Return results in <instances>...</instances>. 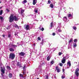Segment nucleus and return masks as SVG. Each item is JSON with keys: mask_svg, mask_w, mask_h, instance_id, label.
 <instances>
[{"mask_svg": "<svg viewBox=\"0 0 79 79\" xmlns=\"http://www.w3.org/2000/svg\"><path fill=\"white\" fill-rule=\"evenodd\" d=\"M11 47H12L15 48V47H17V46L16 45H15L14 44H12L11 45Z\"/></svg>", "mask_w": 79, "mask_h": 79, "instance_id": "nucleus-20", "label": "nucleus"}, {"mask_svg": "<svg viewBox=\"0 0 79 79\" xmlns=\"http://www.w3.org/2000/svg\"><path fill=\"white\" fill-rule=\"evenodd\" d=\"M17 65L18 66H19V62H17Z\"/></svg>", "mask_w": 79, "mask_h": 79, "instance_id": "nucleus-43", "label": "nucleus"}, {"mask_svg": "<svg viewBox=\"0 0 79 79\" xmlns=\"http://www.w3.org/2000/svg\"><path fill=\"white\" fill-rule=\"evenodd\" d=\"M74 42H77V40L75 39L74 40Z\"/></svg>", "mask_w": 79, "mask_h": 79, "instance_id": "nucleus-32", "label": "nucleus"}, {"mask_svg": "<svg viewBox=\"0 0 79 79\" xmlns=\"http://www.w3.org/2000/svg\"><path fill=\"white\" fill-rule=\"evenodd\" d=\"M58 27H59V28H60L61 27V23H58Z\"/></svg>", "mask_w": 79, "mask_h": 79, "instance_id": "nucleus-22", "label": "nucleus"}, {"mask_svg": "<svg viewBox=\"0 0 79 79\" xmlns=\"http://www.w3.org/2000/svg\"><path fill=\"white\" fill-rule=\"evenodd\" d=\"M1 2H1V1H0V3H1Z\"/></svg>", "mask_w": 79, "mask_h": 79, "instance_id": "nucleus-55", "label": "nucleus"}, {"mask_svg": "<svg viewBox=\"0 0 79 79\" xmlns=\"http://www.w3.org/2000/svg\"><path fill=\"white\" fill-rule=\"evenodd\" d=\"M66 60L65 59V57H63V58L61 60V62L62 63L64 64V63H65L66 62Z\"/></svg>", "mask_w": 79, "mask_h": 79, "instance_id": "nucleus-8", "label": "nucleus"}, {"mask_svg": "<svg viewBox=\"0 0 79 79\" xmlns=\"http://www.w3.org/2000/svg\"><path fill=\"white\" fill-rule=\"evenodd\" d=\"M50 6L51 8H53V4H51Z\"/></svg>", "mask_w": 79, "mask_h": 79, "instance_id": "nucleus-29", "label": "nucleus"}, {"mask_svg": "<svg viewBox=\"0 0 79 79\" xmlns=\"http://www.w3.org/2000/svg\"><path fill=\"white\" fill-rule=\"evenodd\" d=\"M52 50L53 51V52H54V51H55V50H56V48H52Z\"/></svg>", "mask_w": 79, "mask_h": 79, "instance_id": "nucleus-38", "label": "nucleus"}, {"mask_svg": "<svg viewBox=\"0 0 79 79\" xmlns=\"http://www.w3.org/2000/svg\"><path fill=\"white\" fill-rule=\"evenodd\" d=\"M37 79H39L38 78H37Z\"/></svg>", "mask_w": 79, "mask_h": 79, "instance_id": "nucleus-56", "label": "nucleus"}, {"mask_svg": "<svg viewBox=\"0 0 79 79\" xmlns=\"http://www.w3.org/2000/svg\"><path fill=\"white\" fill-rule=\"evenodd\" d=\"M61 54H62V53L61 52H60L59 53V55L60 56L61 55Z\"/></svg>", "mask_w": 79, "mask_h": 79, "instance_id": "nucleus-42", "label": "nucleus"}, {"mask_svg": "<svg viewBox=\"0 0 79 79\" xmlns=\"http://www.w3.org/2000/svg\"><path fill=\"white\" fill-rule=\"evenodd\" d=\"M44 30V28H42L41 31H43Z\"/></svg>", "mask_w": 79, "mask_h": 79, "instance_id": "nucleus-46", "label": "nucleus"}, {"mask_svg": "<svg viewBox=\"0 0 79 79\" xmlns=\"http://www.w3.org/2000/svg\"><path fill=\"white\" fill-rule=\"evenodd\" d=\"M7 68L9 70H10V69H11V68H10V67L9 66H7Z\"/></svg>", "mask_w": 79, "mask_h": 79, "instance_id": "nucleus-26", "label": "nucleus"}, {"mask_svg": "<svg viewBox=\"0 0 79 79\" xmlns=\"http://www.w3.org/2000/svg\"><path fill=\"white\" fill-rule=\"evenodd\" d=\"M5 36V35H2V37H4Z\"/></svg>", "mask_w": 79, "mask_h": 79, "instance_id": "nucleus-50", "label": "nucleus"}, {"mask_svg": "<svg viewBox=\"0 0 79 79\" xmlns=\"http://www.w3.org/2000/svg\"><path fill=\"white\" fill-rule=\"evenodd\" d=\"M73 29H74V30H76V29H77V28L76 27H73Z\"/></svg>", "mask_w": 79, "mask_h": 79, "instance_id": "nucleus-33", "label": "nucleus"}, {"mask_svg": "<svg viewBox=\"0 0 79 79\" xmlns=\"http://www.w3.org/2000/svg\"><path fill=\"white\" fill-rule=\"evenodd\" d=\"M58 32H61V29H58Z\"/></svg>", "mask_w": 79, "mask_h": 79, "instance_id": "nucleus-35", "label": "nucleus"}, {"mask_svg": "<svg viewBox=\"0 0 79 79\" xmlns=\"http://www.w3.org/2000/svg\"><path fill=\"white\" fill-rule=\"evenodd\" d=\"M23 68V75L25 74L26 73H25V71H26V66L24 65Z\"/></svg>", "mask_w": 79, "mask_h": 79, "instance_id": "nucleus-9", "label": "nucleus"}, {"mask_svg": "<svg viewBox=\"0 0 79 79\" xmlns=\"http://www.w3.org/2000/svg\"><path fill=\"white\" fill-rule=\"evenodd\" d=\"M53 22H51V28H52L53 27Z\"/></svg>", "mask_w": 79, "mask_h": 79, "instance_id": "nucleus-18", "label": "nucleus"}, {"mask_svg": "<svg viewBox=\"0 0 79 79\" xmlns=\"http://www.w3.org/2000/svg\"><path fill=\"white\" fill-rule=\"evenodd\" d=\"M43 42H44V41H43V40H42V42L41 43V44H43Z\"/></svg>", "mask_w": 79, "mask_h": 79, "instance_id": "nucleus-48", "label": "nucleus"}, {"mask_svg": "<svg viewBox=\"0 0 79 79\" xmlns=\"http://www.w3.org/2000/svg\"><path fill=\"white\" fill-rule=\"evenodd\" d=\"M11 36V35L10 34H9L8 35V37H9V38H10Z\"/></svg>", "mask_w": 79, "mask_h": 79, "instance_id": "nucleus-40", "label": "nucleus"}, {"mask_svg": "<svg viewBox=\"0 0 79 79\" xmlns=\"http://www.w3.org/2000/svg\"><path fill=\"white\" fill-rule=\"evenodd\" d=\"M68 17L69 18V17H72V15L70 14H69V15H68Z\"/></svg>", "mask_w": 79, "mask_h": 79, "instance_id": "nucleus-25", "label": "nucleus"}, {"mask_svg": "<svg viewBox=\"0 0 79 79\" xmlns=\"http://www.w3.org/2000/svg\"><path fill=\"white\" fill-rule=\"evenodd\" d=\"M64 69H63V72H64Z\"/></svg>", "mask_w": 79, "mask_h": 79, "instance_id": "nucleus-51", "label": "nucleus"}, {"mask_svg": "<svg viewBox=\"0 0 79 79\" xmlns=\"http://www.w3.org/2000/svg\"><path fill=\"white\" fill-rule=\"evenodd\" d=\"M15 35H16V33L15 34Z\"/></svg>", "mask_w": 79, "mask_h": 79, "instance_id": "nucleus-54", "label": "nucleus"}, {"mask_svg": "<svg viewBox=\"0 0 79 79\" xmlns=\"http://www.w3.org/2000/svg\"><path fill=\"white\" fill-rule=\"evenodd\" d=\"M71 61H68L67 63V68L68 69V68H69V67H71Z\"/></svg>", "mask_w": 79, "mask_h": 79, "instance_id": "nucleus-5", "label": "nucleus"}, {"mask_svg": "<svg viewBox=\"0 0 79 79\" xmlns=\"http://www.w3.org/2000/svg\"><path fill=\"white\" fill-rule=\"evenodd\" d=\"M15 57V55L14 54L11 53L10 54L9 56V58L11 59V60H14Z\"/></svg>", "mask_w": 79, "mask_h": 79, "instance_id": "nucleus-3", "label": "nucleus"}, {"mask_svg": "<svg viewBox=\"0 0 79 79\" xmlns=\"http://www.w3.org/2000/svg\"><path fill=\"white\" fill-rule=\"evenodd\" d=\"M23 15H24V14H23Z\"/></svg>", "mask_w": 79, "mask_h": 79, "instance_id": "nucleus-59", "label": "nucleus"}, {"mask_svg": "<svg viewBox=\"0 0 79 79\" xmlns=\"http://www.w3.org/2000/svg\"><path fill=\"white\" fill-rule=\"evenodd\" d=\"M52 35H55V33H53Z\"/></svg>", "mask_w": 79, "mask_h": 79, "instance_id": "nucleus-49", "label": "nucleus"}, {"mask_svg": "<svg viewBox=\"0 0 79 79\" xmlns=\"http://www.w3.org/2000/svg\"><path fill=\"white\" fill-rule=\"evenodd\" d=\"M3 18L2 17L0 16V19L2 21L3 20Z\"/></svg>", "mask_w": 79, "mask_h": 79, "instance_id": "nucleus-28", "label": "nucleus"}, {"mask_svg": "<svg viewBox=\"0 0 79 79\" xmlns=\"http://www.w3.org/2000/svg\"><path fill=\"white\" fill-rule=\"evenodd\" d=\"M63 20L64 21H66L68 20V19H67L66 17H64L63 18Z\"/></svg>", "mask_w": 79, "mask_h": 79, "instance_id": "nucleus-15", "label": "nucleus"}, {"mask_svg": "<svg viewBox=\"0 0 79 79\" xmlns=\"http://www.w3.org/2000/svg\"><path fill=\"white\" fill-rule=\"evenodd\" d=\"M51 64H53V63H54V61H52L51 62Z\"/></svg>", "mask_w": 79, "mask_h": 79, "instance_id": "nucleus-36", "label": "nucleus"}, {"mask_svg": "<svg viewBox=\"0 0 79 79\" xmlns=\"http://www.w3.org/2000/svg\"><path fill=\"white\" fill-rule=\"evenodd\" d=\"M65 78V74H63V75L62 76V79H64Z\"/></svg>", "mask_w": 79, "mask_h": 79, "instance_id": "nucleus-19", "label": "nucleus"}, {"mask_svg": "<svg viewBox=\"0 0 79 79\" xmlns=\"http://www.w3.org/2000/svg\"><path fill=\"white\" fill-rule=\"evenodd\" d=\"M60 66H63V64L60 63L59 64Z\"/></svg>", "mask_w": 79, "mask_h": 79, "instance_id": "nucleus-39", "label": "nucleus"}, {"mask_svg": "<svg viewBox=\"0 0 79 79\" xmlns=\"http://www.w3.org/2000/svg\"><path fill=\"white\" fill-rule=\"evenodd\" d=\"M1 74H2V73H1Z\"/></svg>", "mask_w": 79, "mask_h": 79, "instance_id": "nucleus-58", "label": "nucleus"}, {"mask_svg": "<svg viewBox=\"0 0 79 79\" xmlns=\"http://www.w3.org/2000/svg\"><path fill=\"white\" fill-rule=\"evenodd\" d=\"M10 29V26H9L7 28V29Z\"/></svg>", "mask_w": 79, "mask_h": 79, "instance_id": "nucleus-44", "label": "nucleus"}, {"mask_svg": "<svg viewBox=\"0 0 79 79\" xmlns=\"http://www.w3.org/2000/svg\"><path fill=\"white\" fill-rule=\"evenodd\" d=\"M27 2V1L26 0H24L23 2H22L23 4H24V3Z\"/></svg>", "mask_w": 79, "mask_h": 79, "instance_id": "nucleus-21", "label": "nucleus"}, {"mask_svg": "<svg viewBox=\"0 0 79 79\" xmlns=\"http://www.w3.org/2000/svg\"><path fill=\"white\" fill-rule=\"evenodd\" d=\"M18 11H19V13L20 12H21V15H23V13H24V10H23V9L22 8H20L19 9Z\"/></svg>", "mask_w": 79, "mask_h": 79, "instance_id": "nucleus-4", "label": "nucleus"}, {"mask_svg": "<svg viewBox=\"0 0 79 79\" xmlns=\"http://www.w3.org/2000/svg\"><path fill=\"white\" fill-rule=\"evenodd\" d=\"M73 42V39H71L69 41V43H71V42Z\"/></svg>", "mask_w": 79, "mask_h": 79, "instance_id": "nucleus-27", "label": "nucleus"}, {"mask_svg": "<svg viewBox=\"0 0 79 79\" xmlns=\"http://www.w3.org/2000/svg\"><path fill=\"white\" fill-rule=\"evenodd\" d=\"M37 3V0H33V5H35V4Z\"/></svg>", "mask_w": 79, "mask_h": 79, "instance_id": "nucleus-14", "label": "nucleus"}, {"mask_svg": "<svg viewBox=\"0 0 79 79\" xmlns=\"http://www.w3.org/2000/svg\"><path fill=\"white\" fill-rule=\"evenodd\" d=\"M6 12L7 13H8V12H10V10H8V9H6Z\"/></svg>", "mask_w": 79, "mask_h": 79, "instance_id": "nucleus-37", "label": "nucleus"}, {"mask_svg": "<svg viewBox=\"0 0 79 79\" xmlns=\"http://www.w3.org/2000/svg\"><path fill=\"white\" fill-rule=\"evenodd\" d=\"M18 20V19L16 16H14L13 14L10 15L9 19V22L10 23H12L13 21H16Z\"/></svg>", "mask_w": 79, "mask_h": 79, "instance_id": "nucleus-1", "label": "nucleus"}, {"mask_svg": "<svg viewBox=\"0 0 79 79\" xmlns=\"http://www.w3.org/2000/svg\"><path fill=\"white\" fill-rule=\"evenodd\" d=\"M34 11L36 13H37V12H38V8H35L34 10Z\"/></svg>", "mask_w": 79, "mask_h": 79, "instance_id": "nucleus-11", "label": "nucleus"}, {"mask_svg": "<svg viewBox=\"0 0 79 79\" xmlns=\"http://www.w3.org/2000/svg\"><path fill=\"white\" fill-rule=\"evenodd\" d=\"M79 71V68H77L75 70V75L77 77H75V79H78V76H79V73L78 71Z\"/></svg>", "mask_w": 79, "mask_h": 79, "instance_id": "nucleus-2", "label": "nucleus"}, {"mask_svg": "<svg viewBox=\"0 0 79 79\" xmlns=\"http://www.w3.org/2000/svg\"><path fill=\"white\" fill-rule=\"evenodd\" d=\"M12 74L11 73H10L9 74V77H10V78H11L12 77Z\"/></svg>", "mask_w": 79, "mask_h": 79, "instance_id": "nucleus-16", "label": "nucleus"}, {"mask_svg": "<svg viewBox=\"0 0 79 79\" xmlns=\"http://www.w3.org/2000/svg\"><path fill=\"white\" fill-rule=\"evenodd\" d=\"M56 69L57 71V72H58V73L60 72V69L58 67H56Z\"/></svg>", "mask_w": 79, "mask_h": 79, "instance_id": "nucleus-10", "label": "nucleus"}, {"mask_svg": "<svg viewBox=\"0 0 79 79\" xmlns=\"http://www.w3.org/2000/svg\"><path fill=\"white\" fill-rule=\"evenodd\" d=\"M51 2V1L50 0L48 1V3L50 4Z\"/></svg>", "mask_w": 79, "mask_h": 79, "instance_id": "nucleus-45", "label": "nucleus"}, {"mask_svg": "<svg viewBox=\"0 0 79 79\" xmlns=\"http://www.w3.org/2000/svg\"><path fill=\"white\" fill-rule=\"evenodd\" d=\"M34 45H35V44H34Z\"/></svg>", "mask_w": 79, "mask_h": 79, "instance_id": "nucleus-57", "label": "nucleus"}, {"mask_svg": "<svg viewBox=\"0 0 79 79\" xmlns=\"http://www.w3.org/2000/svg\"><path fill=\"white\" fill-rule=\"evenodd\" d=\"M3 14V10H1L0 11V15H2Z\"/></svg>", "mask_w": 79, "mask_h": 79, "instance_id": "nucleus-23", "label": "nucleus"}, {"mask_svg": "<svg viewBox=\"0 0 79 79\" xmlns=\"http://www.w3.org/2000/svg\"><path fill=\"white\" fill-rule=\"evenodd\" d=\"M48 76L47 75H46V79H48Z\"/></svg>", "mask_w": 79, "mask_h": 79, "instance_id": "nucleus-41", "label": "nucleus"}, {"mask_svg": "<svg viewBox=\"0 0 79 79\" xmlns=\"http://www.w3.org/2000/svg\"><path fill=\"white\" fill-rule=\"evenodd\" d=\"M2 7H0V10H1V9H2Z\"/></svg>", "mask_w": 79, "mask_h": 79, "instance_id": "nucleus-52", "label": "nucleus"}, {"mask_svg": "<svg viewBox=\"0 0 79 79\" xmlns=\"http://www.w3.org/2000/svg\"><path fill=\"white\" fill-rule=\"evenodd\" d=\"M19 76H20V77H23V75L21 74H19Z\"/></svg>", "mask_w": 79, "mask_h": 79, "instance_id": "nucleus-31", "label": "nucleus"}, {"mask_svg": "<svg viewBox=\"0 0 79 79\" xmlns=\"http://www.w3.org/2000/svg\"><path fill=\"white\" fill-rule=\"evenodd\" d=\"M15 27H17V28H19V27H18V25H15Z\"/></svg>", "mask_w": 79, "mask_h": 79, "instance_id": "nucleus-34", "label": "nucleus"}, {"mask_svg": "<svg viewBox=\"0 0 79 79\" xmlns=\"http://www.w3.org/2000/svg\"><path fill=\"white\" fill-rule=\"evenodd\" d=\"M25 54V53L23 52H21L19 53V55H20V56H24Z\"/></svg>", "mask_w": 79, "mask_h": 79, "instance_id": "nucleus-13", "label": "nucleus"}, {"mask_svg": "<svg viewBox=\"0 0 79 79\" xmlns=\"http://www.w3.org/2000/svg\"><path fill=\"white\" fill-rule=\"evenodd\" d=\"M9 50L10 52H14V49L13 48H10L9 49Z\"/></svg>", "mask_w": 79, "mask_h": 79, "instance_id": "nucleus-17", "label": "nucleus"}, {"mask_svg": "<svg viewBox=\"0 0 79 79\" xmlns=\"http://www.w3.org/2000/svg\"><path fill=\"white\" fill-rule=\"evenodd\" d=\"M50 57L48 56L47 58V61H49L50 60Z\"/></svg>", "mask_w": 79, "mask_h": 79, "instance_id": "nucleus-24", "label": "nucleus"}, {"mask_svg": "<svg viewBox=\"0 0 79 79\" xmlns=\"http://www.w3.org/2000/svg\"><path fill=\"white\" fill-rule=\"evenodd\" d=\"M29 25H25V29L26 30H28L29 29Z\"/></svg>", "mask_w": 79, "mask_h": 79, "instance_id": "nucleus-7", "label": "nucleus"}, {"mask_svg": "<svg viewBox=\"0 0 79 79\" xmlns=\"http://www.w3.org/2000/svg\"><path fill=\"white\" fill-rule=\"evenodd\" d=\"M0 66H2V63H0Z\"/></svg>", "mask_w": 79, "mask_h": 79, "instance_id": "nucleus-53", "label": "nucleus"}, {"mask_svg": "<svg viewBox=\"0 0 79 79\" xmlns=\"http://www.w3.org/2000/svg\"><path fill=\"white\" fill-rule=\"evenodd\" d=\"M38 40H40V37H38Z\"/></svg>", "mask_w": 79, "mask_h": 79, "instance_id": "nucleus-47", "label": "nucleus"}, {"mask_svg": "<svg viewBox=\"0 0 79 79\" xmlns=\"http://www.w3.org/2000/svg\"><path fill=\"white\" fill-rule=\"evenodd\" d=\"M1 69L2 74H5V67H3V68L1 67Z\"/></svg>", "mask_w": 79, "mask_h": 79, "instance_id": "nucleus-6", "label": "nucleus"}, {"mask_svg": "<svg viewBox=\"0 0 79 79\" xmlns=\"http://www.w3.org/2000/svg\"><path fill=\"white\" fill-rule=\"evenodd\" d=\"M64 57H65V59L66 60L67 59H68V58H69V56H68V55L67 54L65 56H64L63 57V58H64Z\"/></svg>", "mask_w": 79, "mask_h": 79, "instance_id": "nucleus-12", "label": "nucleus"}, {"mask_svg": "<svg viewBox=\"0 0 79 79\" xmlns=\"http://www.w3.org/2000/svg\"><path fill=\"white\" fill-rule=\"evenodd\" d=\"M73 46L74 47H76L77 46V44L76 43H75L73 44Z\"/></svg>", "mask_w": 79, "mask_h": 79, "instance_id": "nucleus-30", "label": "nucleus"}]
</instances>
